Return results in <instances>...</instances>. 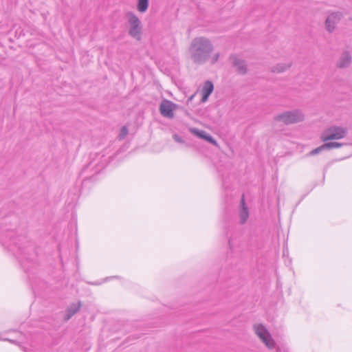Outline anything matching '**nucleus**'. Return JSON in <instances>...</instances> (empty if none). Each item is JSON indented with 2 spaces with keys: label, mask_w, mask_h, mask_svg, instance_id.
<instances>
[{
  "label": "nucleus",
  "mask_w": 352,
  "mask_h": 352,
  "mask_svg": "<svg viewBox=\"0 0 352 352\" xmlns=\"http://www.w3.org/2000/svg\"><path fill=\"white\" fill-rule=\"evenodd\" d=\"M213 50L214 45L208 38L197 36L191 41L188 53L194 63L203 65L209 60Z\"/></svg>",
  "instance_id": "nucleus-1"
},
{
  "label": "nucleus",
  "mask_w": 352,
  "mask_h": 352,
  "mask_svg": "<svg viewBox=\"0 0 352 352\" xmlns=\"http://www.w3.org/2000/svg\"><path fill=\"white\" fill-rule=\"evenodd\" d=\"M274 120L277 122L283 123L285 125H292L303 122L305 114L302 110L295 109L275 115Z\"/></svg>",
  "instance_id": "nucleus-2"
},
{
  "label": "nucleus",
  "mask_w": 352,
  "mask_h": 352,
  "mask_svg": "<svg viewBox=\"0 0 352 352\" xmlns=\"http://www.w3.org/2000/svg\"><path fill=\"white\" fill-rule=\"evenodd\" d=\"M255 334L258 337L260 340L267 347L272 350L276 347V342L273 339L272 335L266 327L262 324H255L253 326Z\"/></svg>",
  "instance_id": "nucleus-3"
},
{
  "label": "nucleus",
  "mask_w": 352,
  "mask_h": 352,
  "mask_svg": "<svg viewBox=\"0 0 352 352\" xmlns=\"http://www.w3.org/2000/svg\"><path fill=\"white\" fill-rule=\"evenodd\" d=\"M129 34L133 38L140 41L142 32V25L140 19L133 12H128L127 14Z\"/></svg>",
  "instance_id": "nucleus-4"
},
{
  "label": "nucleus",
  "mask_w": 352,
  "mask_h": 352,
  "mask_svg": "<svg viewBox=\"0 0 352 352\" xmlns=\"http://www.w3.org/2000/svg\"><path fill=\"white\" fill-rule=\"evenodd\" d=\"M347 133L345 127L332 126L325 129L321 134V139L323 142L331 140H340L344 138Z\"/></svg>",
  "instance_id": "nucleus-5"
},
{
  "label": "nucleus",
  "mask_w": 352,
  "mask_h": 352,
  "mask_svg": "<svg viewBox=\"0 0 352 352\" xmlns=\"http://www.w3.org/2000/svg\"><path fill=\"white\" fill-rule=\"evenodd\" d=\"M177 105L173 102L164 100L160 106V111L162 116L167 118H173L174 117V111L177 109Z\"/></svg>",
  "instance_id": "nucleus-6"
},
{
  "label": "nucleus",
  "mask_w": 352,
  "mask_h": 352,
  "mask_svg": "<svg viewBox=\"0 0 352 352\" xmlns=\"http://www.w3.org/2000/svg\"><path fill=\"white\" fill-rule=\"evenodd\" d=\"M342 18V14L340 12H332L327 18L325 21V28L326 30L331 33L335 29L336 24L340 21Z\"/></svg>",
  "instance_id": "nucleus-7"
},
{
  "label": "nucleus",
  "mask_w": 352,
  "mask_h": 352,
  "mask_svg": "<svg viewBox=\"0 0 352 352\" xmlns=\"http://www.w3.org/2000/svg\"><path fill=\"white\" fill-rule=\"evenodd\" d=\"M230 61L238 74L244 75L248 72L247 64L243 59L235 55H232L230 57Z\"/></svg>",
  "instance_id": "nucleus-8"
},
{
  "label": "nucleus",
  "mask_w": 352,
  "mask_h": 352,
  "mask_svg": "<svg viewBox=\"0 0 352 352\" xmlns=\"http://www.w3.org/2000/svg\"><path fill=\"white\" fill-rule=\"evenodd\" d=\"M352 63V56L350 52L347 50L343 51L339 56L336 67L339 69H344L349 67Z\"/></svg>",
  "instance_id": "nucleus-9"
},
{
  "label": "nucleus",
  "mask_w": 352,
  "mask_h": 352,
  "mask_svg": "<svg viewBox=\"0 0 352 352\" xmlns=\"http://www.w3.org/2000/svg\"><path fill=\"white\" fill-rule=\"evenodd\" d=\"M214 89L213 84L211 81L207 80L204 82L201 89L202 98L201 102H205L207 101L209 96L212 94Z\"/></svg>",
  "instance_id": "nucleus-10"
},
{
  "label": "nucleus",
  "mask_w": 352,
  "mask_h": 352,
  "mask_svg": "<svg viewBox=\"0 0 352 352\" xmlns=\"http://www.w3.org/2000/svg\"><path fill=\"white\" fill-rule=\"evenodd\" d=\"M292 65V62L278 63L271 67V72L273 73H283L289 69Z\"/></svg>",
  "instance_id": "nucleus-11"
},
{
  "label": "nucleus",
  "mask_w": 352,
  "mask_h": 352,
  "mask_svg": "<svg viewBox=\"0 0 352 352\" xmlns=\"http://www.w3.org/2000/svg\"><path fill=\"white\" fill-rule=\"evenodd\" d=\"M239 216L240 221L242 224L245 223L249 217L248 209L245 206V199L243 197H242L241 201V209L239 212Z\"/></svg>",
  "instance_id": "nucleus-12"
},
{
  "label": "nucleus",
  "mask_w": 352,
  "mask_h": 352,
  "mask_svg": "<svg viewBox=\"0 0 352 352\" xmlns=\"http://www.w3.org/2000/svg\"><path fill=\"white\" fill-rule=\"evenodd\" d=\"M80 302L71 305L67 310V314L65 316L66 320H69V318H71L80 309Z\"/></svg>",
  "instance_id": "nucleus-13"
},
{
  "label": "nucleus",
  "mask_w": 352,
  "mask_h": 352,
  "mask_svg": "<svg viewBox=\"0 0 352 352\" xmlns=\"http://www.w3.org/2000/svg\"><path fill=\"white\" fill-rule=\"evenodd\" d=\"M148 0H138L137 10L141 13L146 12L148 8Z\"/></svg>",
  "instance_id": "nucleus-14"
},
{
  "label": "nucleus",
  "mask_w": 352,
  "mask_h": 352,
  "mask_svg": "<svg viewBox=\"0 0 352 352\" xmlns=\"http://www.w3.org/2000/svg\"><path fill=\"white\" fill-rule=\"evenodd\" d=\"M190 131L191 133H192L193 135L199 137V138H201L203 139L204 137L206 135V132L204 131H201V130H199L198 129H196V128H191L190 129Z\"/></svg>",
  "instance_id": "nucleus-15"
},
{
  "label": "nucleus",
  "mask_w": 352,
  "mask_h": 352,
  "mask_svg": "<svg viewBox=\"0 0 352 352\" xmlns=\"http://www.w3.org/2000/svg\"><path fill=\"white\" fill-rule=\"evenodd\" d=\"M342 145L343 144L336 142H327L324 144V146H325L326 150L339 148L341 147Z\"/></svg>",
  "instance_id": "nucleus-16"
},
{
  "label": "nucleus",
  "mask_w": 352,
  "mask_h": 352,
  "mask_svg": "<svg viewBox=\"0 0 352 352\" xmlns=\"http://www.w3.org/2000/svg\"><path fill=\"white\" fill-rule=\"evenodd\" d=\"M324 150H326V148H325V146H324V144H323L322 145L320 146L319 147L311 151L307 155H309V156L315 155L320 153V152H322Z\"/></svg>",
  "instance_id": "nucleus-17"
},
{
  "label": "nucleus",
  "mask_w": 352,
  "mask_h": 352,
  "mask_svg": "<svg viewBox=\"0 0 352 352\" xmlns=\"http://www.w3.org/2000/svg\"><path fill=\"white\" fill-rule=\"evenodd\" d=\"M203 139L216 146H219L217 142L211 135H210L208 133H206V135L204 137Z\"/></svg>",
  "instance_id": "nucleus-18"
},
{
  "label": "nucleus",
  "mask_w": 352,
  "mask_h": 352,
  "mask_svg": "<svg viewBox=\"0 0 352 352\" xmlns=\"http://www.w3.org/2000/svg\"><path fill=\"white\" fill-rule=\"evenodd\" d=\"M128 134V129L126 126H123L122 129H121V131H120V133L119 134V138L120 140H122L124 139L126 135Z\"/></svg>",
  "instance_id": "nucleus-19"
},
{
  "label": "nucleus",
  "mask_w": 352,
  "mask_h": 352,
  "mask_svg": "<svg viewBox=\"0 0 352 352\" xmlns=\"http://www.w3.org/2000/svg\"><path fill=\"white\" fill-rule=\"evenodd\" d=\"M220 54L219 52L215 53L212 56H210L209 60L211 64H214L217 63L219 58Z\"/></svg>",
  "instance_id": "nucleus-20"
},
{
  "label": "nucleus",
  "mask_w": 352,
  "mask_h": 352,
  "mask_svg": "<svg viewBox=\"0 0 352 352\" xmlns=\"http://www.w3.org/2000/svg\"><path fill=\"white\" fill-rule=\"evenodd\" d=\"M173 139L177 142H179V143H183L184 142V140L182 139V137H180L179 135H177V134H175L173 135Z\"/></svg>",
  "instance_id": "nucleus-21"
},
{
  "label": "nucleus",
  "mask_w": 352,
  "mask_h": 352,
  "mask_svg": "<svg viewBox=\"0 0 352 352\" xmlns=\"http://www.w3.org/2000/svg\"><path fill=\"white\" fill-rule=\"evenodd\" d=\"M193 97H194V96L192 95V96L189 98V100H191L192 99V98H193Z\"/></svg>",
  "instance_id": "nucleus-22"
}]
</instances>
